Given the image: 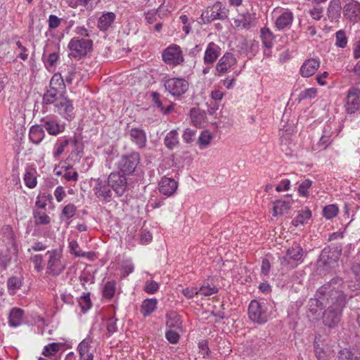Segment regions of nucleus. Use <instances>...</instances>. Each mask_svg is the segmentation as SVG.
Masks as SVG:
<instances>
[{"label":"nucleus","instance_id":"nucleus-1","mask_svg":"<svg viewBox=\"0 0 360 360\" xmlns=\"http://www.w3.org/2000/svg\"><path fill=\"white\" fill-rule=\"evenodd\" d=\"M347 287L341 278L335 277L317 290L316 298L310 300L311 312H314L313 306L322 309L328 304L322 314L324 326L333 328L340 323L347 301L352 297Z\"/></svg>","mask_w":360,"mask_h":360},{"label":"nucleus","instance_id":"nucleus-2","mask_svg":"<svg viewBox=\"0 0 360 360\" xmlns=\"http://www.w3.org/2000/svg\"><path fill=\"white\" fill-rule=\"evenodd\" d=\"M341 250L338 248H325L317 262V268L320 272H329L338 266Z\"/></svg>","mask_w":360,"mask_h":360},{"label":"nucleus","instance_id":"nucleus-3","mask_svg":"<svg viewBox=\"0 0 360 360\" xmlns=\"http://www.w3.org/2000/svg\"><path fill=\"white\" fill-rule=\"evenodd\" d=\"M60 45L52 41H48L44 47L42 60L46 70L53 72L60 58Z\"/></svg>","mask_w":360,"mask_h":360},{"label":"nucleus","instance_id":"nucleus-4","mask_svg":"<svg viewBox=\"0 0 360 360\" xmlns=\"http://www.w3.org/2000/svg\"><path fill=\"white\" fill-rule=\"evenodd\" d=\"M68 146L72 148L70 155L71 158H73L74 155L80 158V153L82 151L81 143L77 139L71 137H64L57 140L53 149V158L58 160Z\"/></svg>","mask_w":360,"mask_h":360},{"label":"nucleus","instance_id":"nucleus-5","mask_svg":"<svg viewBox=\"0 0 360 360\" xmlns=\"http://www.w3.org/2000/svg\"><path fill=\"white\" fill-rule=\"evenodd\" d=\"M304 251L299 244L288 248L285 256L281 258L282 265L294 269L304 262Z\"/></svg>","mask_w":360,"mask_h":360},{"label":"nucleus","instance_id":"nucleus-6","mask_svg":"<svg viewBox=\"0 0 360 360\" xmlns=\"http://www.w3.org/2000/svg\"><path fill=\"white\" fill-rule=\"evenodd\" d=\"M92 41L79 37L72 38L69 44V56L80 59L85 56L92 49Z\"/></svg>","mask_w":360,"mask_h":360},{"label":"nucleus","instance_id":"nucleus-7","mask_svg":"<svg viewBox=\"0 0 360 360\" xmlns=\"http://www.w3.org/2000/svg\"><path fill=\"white\" fill-rule=\"evenodd\" d=\"M140 162V155L132 152L128 155H122L117 163V168L124 174H133Z\"/></svg>","mask_w":360,"mask_h":360},{"label":"nucleus","instance_id":"nucleus-8","mask_svg":"<svg viewBox=\"0 0 360 360\" xmlns=\"http://www.w3.org/2000/svg\"><path fill=\"white\" fill-rule=\"evenodd\" d=\"M163 61L172 66H177L184 63L183 51L179 46L172 44L167 47L162 53Z\"/></svg>","mask_w":360,"mask_h":360},{"label":"nucleus","instance_id":"nucleus-9","mask_svg":"<svg viewBox=\"0 0 360 360\" xmlns=\"http://www.w3.org/2000/svg\"><path fill=\"white\" fill-rule=\"evenodd\" d=\"M267 308L264 302L252 300L248 307L249 318L255 323H264L268 320Z\"/></svg>","mask_w":360,"mask_h":360},{"label":"nucleus","instance_id":"nucleus-10","mask_svg":"<svg viewBox=\"0 0 360 360\" xmlns=\"http://www.w3.org/2000/svg\"><path fill=\"white\" fill-rule=\"evenodd\" d=\"M40 122L43 129L52 136H57L65 129V124L54 115H45L41 118Z\"/></svg>","mask_w":360,"mask_h":360},{"label":"nucleus","instance_id":"nucleus-11","mask_svg":"<svg viewBox=\"0 0 360 360\" xmlns=\"http://www.w3.org/2000/svg\"><path fill=\"white\" fill-rule=\"evenodd\" d=\"M165 90L173 96H180L184 94L188 89V82L179 77L167 79L164 82Z\"/></svg>","mask_w":360,"mask_h":360},{"label":"nucleus","instance_id":"nucleus-12","mask_svg":"<svg viewBox=\"0 0 360 360\" xmlns=\"http://www.w3.org/2000/svg\"><path fill=\"white\" fill-rule=\"evenodd\" d=\"M46 255H49L47 263V272L55 276L60 275L65 269V266L61 262L62 252L54 249L48 251Z\"/></svg>","mask_w":360,"mask_h":360},{"label":"nucleus","instance_id":"nucleus-13","mask_svg":"<svg viewBox=\"0 0 360 360\" xmlns=\"http://www.w3.org/2000/svg\"><path fill=\"white\" fill-rule=\"evenodd\" d=\"M345 110L348 114H354L360 110V89L358 86H351L345 98Z\"/></svg>","mask_w":360,"mask_h":360},{"label":"nucleus","instance_id":"nucleus-14","mask_svg":"<svg viewBox=\"0 0 360 360\" xmlns=\"http://www.w3.org/2000/svg\"><path fill=\"white\" fill-rule=\"evenodd\" d=\"M274 13L278 15L275 20V27L278 30L290 28L294 20V14L291 11L287 8H276Z\"/></svg>","mask_w":360,"mask_h":360},{"label":"nucleus","instance_id":"nucleus-15","mask_svg":"<svg viewBox=\"0 0 360 360\" xmlns=\"http://www.w3.org/2000/svg\"><path fill=\"white\" fill-rule=\"evenodd\" d=\"M108 182L117 196H122L127 191V178L120 172H111L108 176Z\"/></svg>","mask_w":360,"mask_h":360},{"label":"nucleus","instance_id":"nucleus-16","mask_svg":"<svg viewBox=\"0 0 360 360\" xmlns=\"http://www.w3.org/2000/svg\"><path fill=\"white\" fill-rule=\"evenodd\" d=\"M228 16V10L219 1H217L212 7L208 8L202 14V18L211 22L215 20H224Z\"/></svg>","mask_w":360,"mask_h":360},{"label":"nucleus","instance_id":"nucleus-17","mask_svg":"<svg viewBox=\"0 0 360 360\" xmlns=\"http://www.w3.org/2000/svg\"><path fill=\"white\" fill-rule=\"evenodd\" d=\"M236 63L237 60L232 53L227 52L224 53L216 65L215 75L220 77L228 72L236 65Z\"/></svg>","mask_w":360,"mask_h":360},{"label":"nucleus","instance_id":"nucleus-18","mask_svg":"<svg viewBox=\"0 0 360 360\" xmlns=\"http://www.w3.org/2000/svg\"><path fill=\"white\" fill-rule=\"evenodd\" d=\"M94 181L93 191L95 195L100 200L110 202L112 198V191L108 182L101 179H95Z\"/></svg>","mask_w":360,"mask_h":360},{"label":"nucleus","instance_id":"nucleus-19","mask_svg":"<svg viewBox=\"0 0 360 360\" xmlns=\"http://www.w3.org/2000/svg\"><path fill=\"white\" fill-rule=\"evenodd\" d=\"M344 16L352 22L360 20V3L350 0L343 7Z\"/></svg>","mask_w":360,"mask_h":360},{"label":"nucleus","instance_id":"nucleus-20","mask_svg":"<svg viewBox=\"0 0 360 360\" xmlns=\"http://www.w3.org/2000/svg\"><path fill=\"white\" fill-rule=\"evenodd\" d=\"M57 112L66 120H71L73 115V105L67 98L60 95L59 100L56 103Z\"/></svg>","mask_w":360,"mask_h":360},{"label":"nucleus","instance_id":"nucleus-21","mask_svg":"<svg viewBox=\"0 0 360 360\" xmlns=\"http://www.w3.org/2000/svg\"><path fill=\"white\" fill-rule=\"evenodd\" d=\"M84 71L80 67L75 64H70L67 66L65 82L68 84L75 83L79 85V83L84 79Z\"/></svg>","mask_w":360,"mask_h":360},{"label":"nucleus","instance_id":"nucleus-22","mask_svg":"<svg viewBox=\"0 0 360 360\" xmlns=\"http://www.w3.org/2000/svg\"><path fill=\"white\" fill-rule=\"evenodd\" d=\"M25 110L23 101L20 100L11 101L9 107L11 120L15 123H22L25 120Z\"/></svg>","mask_w":360,"mask_h":360},{"label":"nucleus","instance_id":"nucleus-23","mask_svg":"<svg viewBox=\"0 0 360 360\" xmlns=\"http://www.w3.org/2000/svg\"><path fill=\"white\" fill-rule=\"evenodd\" d=\"M177 188L178 183L172 178L165 176L158 184L159 192L167 197L173 195Z\"/></svg>","mask_w":360,"mask_h":360},{"label":"nucleus","instance_id":"nucleus-24","mask_svg":"<svg viewBox=\"0 0 360 360\" xmlns=\"http://www.w3.org/2000/svg\"><path fill=\"white\" fill-rule=\"evenodd\" d=\"M221 55V48L214 42H210L205 51L203 61L205 64L210 65L215 62Z\"/></svg>","mask_w":360,"mask_h":360},{"label":"nucleus","instance_id":"nucleus-25","mask_svg":"<svg viewBox=\"0 0 360 360\" xmlns=\"http://www.w3.org/2000/svg\"><path fill=\"white\" fill-rule=\"evenodd\" d=\"M320 66L318 58L306 60L300 68V74L304 77H309L314 75Z\"/></svg>","mask_w":360,"mask_h":360},{"label":"nucleus","instance_id":"nucleus-26","mask_svg":"<svg viewBox=\"0 0 360 360\" xmlns=\"http://www.w3.org/2000/svg\"><path fill=\"white\" fill-rule=\"evenodd\" d=\"M131 141L135 143L138 148H143L146 146L147 136L145 131L141 128H131L129 130Z\"/></svg>","mask_w":360,"mask_h":360},{"label":"nucleus","instance_id":"nucleus-27","mask_svg":"<svg viewBox=\"0 0 360 360\" xmlns=\"http://www.w3.org/2000/svg\"><path fill=\"white\" fill-rule=\"evenodd\" d=\"M321 335H316L314 339V352L316 358L319 360H326L330 354V348L326 344H323L321 340Z\"/></svg>","mask_w":360,"mask_h":360},{"label":"nucleus","instance_id":"nucleus-28","mask_svg":"<svg viewBox=\"0 0 360 360\" xmlns=\"http://www.w3.org/2000/svg\"><path fill=\"white\" fill-rule=\"evenodd\" d=\"M25 312L22 309L13 307L8 314V325L11 328H17L22 325Z\"/></svg>","mask_w":360,"mask_h":360},{"label":"nucleus","instance_id":"nucleus-29","mask_svg":"<svg viewBox=\"0 0 360 360\" xmlns=\"http://www.w3.org/2000/svg\"><path fill=\"white\" fill-rule=\"evenodd\" d=\"M274 36L272 32L266 27H264L261 30V39L262 41L263 46L266 49L264 51V54L266 56H270V49L274 45Z\"/></svg>","mask_w":360,"mask_h":360},{"label":"nucleus","instance_id":"nucleus-30","mask_svg":"<svg viewBox=\"0 0 360 360\" xmlns=\"http://www.w3.org/2000/svg\"><path fill=\"white\" fill-rule=\"evenodd\" d=\"M292 202L293 200L291 199L275 201L273 207V215L277 217L283 214L290 210Z\"/></svg>","mask_w":360,"mask_h":360},{"label":"nucleus","instance_id":"nucleus-31","mask_svg":"<svg viewBox=\"0 0 360 360\" xmlns=\"http://www.w3.org/2000/svg\"><path fill=\"white\" fill-rule=\"evenodd\" d=\"M311 211L309 208L305 207L297 212V214L292 221V224L295 226L304 225L311 219Z\"/></svg>","mask_w":360,"mask_h":360},{"label":"nucleus","instance_id":"nucleus-32","mask_svg":"<svg viewBox=\"0 0 360 360\" xmlns=\"http://www.w3.org/2000/svg\"><path fill=\"white\" fill-rule=\"evenodd\" d=\"M115 20V15L112 12L103 13L98 19V28L101 31L108 30Z\"/></svg>","mask_w":360,"mask_h":360},{"label":"nucleus","instance_id":"nucleus-33","mask_svg":"<svg viewBox=\"0 0 360 360\" xmlns=\"http://www.w3.org/2000/svg\"><path fill=\"white\" fill-rule=\"evenodd\" d=\"M158 300L156 298L146 299L142 302L140 311L144 317H146L156 310Z\"/></svg>","mask_w":360,"mask_h":360},{"label":"nucleus","instance_id":"nucleus-34","mask_svg":"<svg viewBox=\"0 0 360 360\" xmlns=\"http://www.w3.org/2000/svg\"><path fill=\"white\" fill-rule=\"evenodd\" d=\"M341 9L340 0H330L327 10L328 18L331 21L338 20L340 16Z\"/></svg>","mask_w":360,"mask_h":360},{"label":"nucleus","instance_id":"nucleus-35","mask_svg":"<svg viewBox=\"0 0 360 360\" xmlns=\"http://www.w3.org/2000/svg\"><path fill=\"white\" fill-rule=\"evenodd\" d=\"M44 129L41 125L32 126L29 132V139L34 144H39L45 136Z\"/></svg>","mask_w":360,"mask_h":360},{"label":"nucleus","instance_id":"nucleus-36","mask_svg":"<svg viewBox=\"0 0 360 360\" xmlns=\"http://www.w3.org/2000/svg\"><path fill=\"white\" fill-rule=\"evenodd\" d=\"M65 79L60 73H55L50 80L49 87L58 92H63L65 89Z\"/></svg>","mask_w":360,"mask_h":360},{"label":"nucleus","instance_id":"nucleus-37","mask_svg":"<svg viewBox=\"0 0 360 360\" xmlns=\"http://www.w3.org/2000/svg\"><path fill=\"white\" fill-rule=\"evenodd\" d=\"M190 115L193 124L198 127H200L205 123L207 118L205 112L198 108H192Z\"/></svg>","mask_w":360,"mask_h":360},{"label":"nucleus","instance_id":"nucleus-38","mask_svg":"<svg viewBox=\"0 0 360 360\" xmlns=\"http://www.w3.org/2000/svg\"><path fill=\"white\" fill-rule=\"evenodd\" d=\"M70 252L74 255L77 257H87L91 259L94 256V253L91 252H84L79 246L77 240H71L69 242Z\"/></svg>","mask_w":360,"mask_h":360},{"label":"nucleus","instance_id":"nucleus-39","mask_svg":"<svg viewBox=\"0 0 360 360\" xmlns=\"http://www.w3.org/2000/svg\"><path fill=\"white\" fill-rule=\"evenodd\" d=\"M241 49L247 54L253 56L259 50V43L253 39H245L241 44Z\"/></svg>","mask_w":360,"mask_h":360},{"label":"nucleus","instance_id":"nucleus-40","mask_svg":"<svg viewBox=\"0 0 360 360\" xmlns=\"http://www.w3.org/2000/svg\"><path fill=\"white\" fill-rule=\"evenodd\" d=\"M166 326L170 328H181V316L175 311H169L166 314Z\"/></svg>","mask_w":360,"mask_h":360},{"label":"nucleus","instance_id":"nucleus-41","mask_svg":"<svg viewBox=\"0 0 360 360\" xmlns=\"http://www.w3.org/2000/svg\"><path fill=\"white\" fill-rule=\"evenodd\" d=\"M164 143L165 146L169 150H173L176 148L179 143L177 130L173 129L167 133L164 139Z\"/></svg>","mask_w":360,"mask_h":360},{"label":"nucleus","instance_id":"nucleus-42","mask_svg":"<svg viewBox=\"0 0 360 360\" xmlns=\"http://www.w3.org/2000/svg\"><path fill=\"white\" fill-rule=\"evenodd\" d=\"M335 360H360V349L354 352L347 349L340 350Z\"/></svg>","mask_w":360,"mask_h":360},{"label":"nucleus","instance_id":"nucleus-43","mask_svg":"<svg viewBox=\"0 0 360 360\" xmlns=\"http://www.w3.org/2000/svg\"><path fill=\"white\" fill-rule=\"evenodd\" d=\"M62 347V344L58 342L49 343L44 347L42 354L49 358L54 356L60 349Z\"/></svg>","mask_w":360,"mask_h":360},{"label":"nucleus","instance_id":"nucleus-44","mask_svg":"<svg viewBox=\"0 0 360 360\" xmlns=\"http://www.w3.org/2000/svg\"><path fill=\"white\" fill-rule=\"evenodd\" d=\"M33 218L34 224L37 225H46L51 222L50 217L41 210H34L33 212Z\"/></svg>","mask_w":360,"mask_h":360},{"label":"nucleus","instance_id":"nucleus-45","mask_svg":"<svg viewBox=\"0 0 360 360\" xmlns=\"http://www.w3.org/2000/svg\"><path fill=\"white\" fill-rule=\"evenodd\" d=\"M63 304L72 305L74 304V298L71 294L63 292L59 297H56V304L57 309H61Z\"/></svg>","mask_w":360,"mask_h":360},{"label":"nucleus","instance_id":"nucleus-46","mask_svg":"<svg viewBox=\"0 0 360 360\" xmlns=\"http://www.w3.org/2000/svg\"><path fill=\"white\" fill-rule=\"evenodd\" d=\"M252 15L247 12L240 16V18L234 20L235 26L238 28L248 29L250 27Z\"/></svg>","mask_w":360,"mask_h":360},{"label":"nucleus","instance_id":"nucleus-47","mask_svg":"<svg viewBox=\"0 0 360 360\" xmlns=\"http://www.w3.org/2000/svg\"><path fill=\"white\" fill-rule=\"evenodd\" d=\"M59 93L49 88L43 96V103L45 105L53 104L55 105L56 103L59 100L60 96H58Z\"/></svg>","mask_w":360,"mask_h":360},{"label":"nucleus","instance_id":"nucleus-48","mask_svg":"<svg viewBox=\"0 0 360 360\" xmlns=\"http://www.w3.org/2000/svg\"><path fill=\"white\" fill-rule=\"evenodd\" d=\"M339 213V208L336 204H330L323 207L322 214L326 219L335 217Z\"/></svg>","mask_w":360,"mask_h":360},{"label":"nucleus","instance_id":"nucleus-49","mask_svg":"<svg viewBox=\"0 0 360 360\" xmlns=\"http://www.w3.org/2000/svg\"><path fill=\"white\" fill-rule=\"evenodd\" d=\"M212 139V136L209 131H202L198 140V143L199 144L200 149L203 150L207 148L210 144Z\"/></svg>","mask_w":360,"mask_h":360},{"label":"nucleus","instance_id":"nucleus-50","mask_svg":"<svg viewBox=\"0 0 360 360\" xmlns=\"http://www.w3.org/2000/svg\"><path fill=\"white\" fill-rule=\"evenodd\" d=\"M23 180L26 186L30 188H34L37 186L35 171L32 169L26 171L24 174Z\"/></svg>","mask_w":360,"mask_h":360},{"label":"nucleus","instance_id":"nucleus-51","mask_svg":"<svg viewBox=\"0 0 360 360\" xmlns=\"http://www.w3.org/2000/svg\"><path fill=\"white\" fill-rule=\"evenodd\" d=\"M115 281H108L104 285L103 289V295L106 299H111L115 292Z\"/></svg>","mask_w":360,"mask_h":360},{"label":"nucleus","instance_id":"nucleus-52","mask_svg":"<svg viewBox=\"0 0 360 360\" xmlns=\"http://www.w3.org/2000/svg\"><path fill=\"white\" fill-rule=\"evenodd\" d=\"M76 211H77L76 206L73 204L70 203L63 207V209L61 212V214H60V219H69L75 216Z\"/></svg>","mask_w":360,"mask_h":360},{"label":"nucleus","instance_id":"nucleus-53","mask_svg":"<svg viewBox=\"0 0 360 360\" xmlns=\"http://www.w3.org/2000/svg\"><path fill=\"white\" fill-rule=\"evenodd\" d=\"M312 186V181L310 179H304L299 186L297 192L300 196L308 197L309 192V189Z\"/></svg>","mask_w":360,"mask_h":360},{"label":"nucleus","instance_id":"nucleus-54","mask_svg":"<svg viewBox=\"0 0 360 360\" xmlns=\"http://www.w3.org/2000/svg\"><path fill=\"white\" fill-rule=\"evenodd\" d=\"M91 343V339L89 337L84 339L78 345L77 350L79 355L82 357L88 354L89 351L90 344Z\"/></svg>","mask_w":360,"mask_h":360},{"label":"nucleus","instance_id":"nucleus-55","mask_svg":"<svg viewBox=\"0 0 360 360\" xmlns=\"http://www.w3.org/2000/svg\"><path fill=\"white\" fill-rule=\"evenodd\" d=\"M78 304L83 312H86L91 307V302L89 294H84L78 300Z\"/></svg>","mask_w":360,"mask_h":360},{"label":"nucleus","instance_id":"nucleus-56","mask_svg":"<svg viewBox=\"0 0 360 360\" xmlns=\"http://www.w3.org/2000/svg\"><path fill=\"white\" fill-rule=\"evenodd\" d=\"M155 11L160 19L167 18L169 14L171 13V5H169V4H165V2H164L155 10Z\"/></svg>","mask_w":360,"mask_h":360},{"label":"nucleus","instance_id":"nucleus-57","mask_svg":"<svg viewBox=\"0 0 360 360\" xmlns=\"http://www.w3.org/2000/svg\"><path fill=\"white\" fill-rule=\"evenodd\" d=\"M198 294L204 296H210L218 292V288L213 285L210 286L209 284H204L200 288H198Z\"/></svg>","mask_w":360,"mask_h":360},{"label":"nucleus","instance_id":"nucleus-58","mask_svg":"<svg viewBox=\"0 0 360 360\" xmlns=\"http://www.w3.org/2000/svg\"><path fill=\"white\" fill-rule=\"evenodd\" d=\"M159 290V284L155 281H147L145 283L143 290L150 295L155 294Z\"/></svg>","mask_w":360,"mask_h":360},{"label":"nucleus","instance_id":"nucleus-59","mask_svg":"<svg viewBox=\"0 0 360 360\" xmlns=\"http://www.w3.org/2000/svg\"><path fill=\"white\" fill-rule=\"evenodd\" d=\"M336 41L335 45L338 47L345 48L347 44V39L345 33L342 30H339L335 34Z\"/></svg>","mask_w":360,"mask_h":360},{"label":"nucleus","instance_id":"nucleus-60","mask_svg":"<svg viewBox=\"0 0 360 360\" xmlns=\"http://www.w3.org/2000/svg\"><path fill=\"white\" fill-rule=\"evenodd\" d=\"M117 319L115 317H110L107 320L106 323V328L108 331V336L112 335L117 330Z\"/></svg>","mask_w":360,"mask_h":360},{"label":"nucleus","instance_id":"nucleus-61","mask_svg":"<svg viewBox=\"0 0 360 360\" xmlns=\"http://www.w3.org/2000/svg\"><path fill=\"white\" fill-rule=\"evenodd\" d=\"M197 131L195 129H191L190 128H186L184 134L182 135V138L184 142L186 143H190L193 142L196 136Z\"/></svg>","mask_w":360,"mask_h":360},{"label":"nucleus","instance_id":"nucleus-62","mask_svg":"<svg viewBox=\"0 0 360 360\" xmlns=\"http://www.w3.org/2000/svg\"><path fill=\"white\" fill-rule=\"evenodd\" d=\"M8 288L14 294L15 290L21 286V281L18 277H11L7 282Z\"/></svg>","mask_w":360,"mask_h":360},{"label":"nucleus","instance_id":"nucleus-63","mask_svg":"<svg viewBox=\"0 0 360 360\" xmlns=\"http://www.w3.org/2000/svg\"><path fill=\"white\" fill-rule=\"evenodd\" d=\"M30 260L34 265V269L37 271L40 272L43 269L42 262L43 257L41 255H34L30 257Z\"/></svg>","mask_w":360,"mask_h":360},{"label":"nucleus","instance_id":"nucleus-64","mask_svg":"<svg viewBox=\"0 0 360 360\" xmlns=\"http://www.w3.org/2000/svg\"><path fill=\"white\" fill-rule=\"evenodd\" d=\"M317 94V90L315 88L306 89L301 91L300 94V98L301 99L313 98Z\"/></svg>","mask_w":360,"mask_h":360}]
</instances>
